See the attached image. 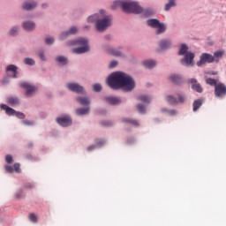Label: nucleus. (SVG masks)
Listing matches in <instances>:
<instances>
[{
  "instance_id": "obj_1",
  "label": "nucleus",
  "mask_w": 226,
  "mask_h": 226,
  "mask_svg": "<svg viewBox=\"0 0 226 226\" xmlns=\"http://www.w3.org/2000/svg\"><path fill=\"white\" fill-rule=\"evenodd\" d=\"M106 82L111 89H124V91H133L135 89V80H133V78L121 72L111 73Z\"/></svg>"
},
{
  "instance_id": "obj_12",
  "label": "nucleus",
  "mask_w": 226,
  "mask_h": 226,
  "mask_svg": "<svg viewBox=\"0 0 226 226\" xmlns=\"http://www.w3.org/2000/svg\"><path fill=\"white\" fill-rule=\"evenodd\" d=\"M76 102H78V103H79L80 105L87 106V107H89V104L91 103V102L89 101V98L87 97H78L76 99Z\"/></svg>"
},
{
  "instance_id": "obj_9",
  "label": "nucleus",
  "mask_w": 226,
  "mask_h": 226,
  "mask_svg": "<svg viewBox=\"0 0 226 226\" xmlns=\"http://www.w3.org/2000/svg\"><path fill=\"white\" fill-rule=\"evenodd\" d=\"M215 61H216V63H218V58H215V56H213L212 55H209L207 53H203L200 56L199 64H204L205 63H215Z\"/></svg>"
},
{
  "instance_id": "obj_25",
  "label": "nucleus",
  "mask_w": 226,
  "mask_h": 226,
  "mask_svg": "<svg viewBox=\"0 0 226 226\" xmlns=\"http://www.w3.org/2000/svg\"><path fill=\"white\" fill-rule=\"evenodd\" d=\"M138 100L139 101V102H143V103H151V98H149V96H147V95H139V97H138Z\"/></svg>"
},
{
  "instance_id": "obj_28",
  "label": "nucleus",
  "mask_w": 226,
  "mask_h": 226,
  "mask_svg": "<svg viewBox=\"0 0 226 226\" xmlns=\"http://www.w3.org/2000/svg\"><path fill=\"white\" fill-rule=\"evenodd\" d=\"M123 123H129L130 124H133L134 126H139V121L133 120L132 118H124L122 119Z\"/></svg>"
},
{
  "instance_id": "obj_5",
  "label": "nucleus",
  "mask_w": 226,
  "mask_h": 226,
  "mask_svg": "<svg viewBox=\"0 0 226 226\" xmlns=\"http://www.w3.org/2000/svg\"><path fill=\"white\" fill-rule=\"evenodd\" d=\"M112 24V19H110V17L106 16L103 19H100L96 20L95 23V29L97 31H105V29H107V27H109V26Z\"/></svg>"
},
{
  "instance_id": "obj_52",
  "label": "nucleus",
  "mask_w": 226,
  "mask_h": 226,
  "mask_svg": "<svg viewBox=\"0 0 226 226\" xmlns=\"http://www.w3.org/2000/svg\"><path fill=\"white\" fill-rule=\"evenodd\" d=\"M170 116H176L177 112H176V110H170Z\"/></svg>"
},
{
  "instance_id": "obj_46",
  "label": "nucleus",
  "mask_w": 226,
  "mask_h": 226,
  "mask_svg": "<svg viewBox=\"0 0 226 226\" xmlns=\"http://www.w3.org/2000/svg\"><path fill=\"white\" fill-rule=\"evenodd\" d=\"M117 66V61H111L109 64V68H116Z\"/></svg>"
},
{
  "instance_id": "obj_21",
  "label": "nucleus",
  "mask_w": 226,
  "mask_h": 226,
  "mask_svg": "<svg viewBox=\"0 0 226 226\" xmlns=\"http://www.w3.org/2000/svg\"><path fill=\"white\" fill-rule=\"evenodd\" d=\"M23 10H33L36 8V3L32 2V3H26L22 6Z\"/></svg>"
},
{
  "instance_id": "obj_37",
  "label": "nucleus",
  "mask_w": 226,
  "mask_h": 226,
  "mask_svg": "<svg viewBox=\"0 0 226 226\" xmlns=\"http://www.w3.org/2000/svg\"><path fill=\"white\" fill-rule=\"evenodd\" d=\"M97 19H98V14H94L87 18V22H96V20H98Z\"/></svg>"
},
{
  "instance_id": "obj_50",
  "label": "nucleus",
  "mask_w": 226,
  "mask_h": 226,
  "mask_svg": "<svg viewBox=\"0 0 226 226\" xmlns=\"http://www.w3.org/2000/svg\"><path fill=\"white\" fill-rule=\"evenodd\" d=\"M178 101L180 102V103H185V97L179 95L178 96Z\"/></svg>"
},
{
  "instance_id": "obj_7",
  "label": "nucleus",
  "mask_w": 226,
  "mask_h": 226,
  "mask_svg": "<svg viewBox=\"0 0 226 226\" xmlns=\"http://www.w3.org/2000/svg\"><path fill=\"white\" fill-rule=\"evenodd\" d=\"M19 87L22 89H26V96H31L34 93H36V87L27 83V82H21L19 83Z\"/></svg>"
},
{
  "instance_id": "obj_58",
  "label": "nucleus",
  "mask_w": 226,
  "mask_h": 226,
  "mask_svg": "<svg viewBox=\"0 0 226 226\" xmlns=\"http://www.w3.org/2000/svg\"><path fill=\"white\" fill-rule=\"evenodd\" d=\"M85 29H89V26H85Z\"/></svg>"
},
{
  "instance_id": "obj_38",
  "label": "nucleus",
  "mask_w": 226,
  "mask_h": 226,
  "mask_svg": "<svg viewBox=\"0 0 226 226\" xmlns=\"http://www.w3.org/2000/svg\"><path fill=\"white\" fill-rule=\"evenodd\" d=\"M17 33H19V28H17L16 26H13L10 32H9V34L11 36H15V34H17Z\"/></svg>"
},
{
  "instance_id": "obj_6",
  "label": "nucleus",
  "mask_w": 226,
  "mask_h": 226,
  "mask_svg": "<svg viewBox=\"0 0 226 226\" xmlns=\"http://www.w3.org/2000/svg\"><path fill=\"white\" fill-rule=\"evenodd\" d=\"M67 89L72 91V93H77L78 94H86V91L84 90V87L80 86L78 83H68L66 85Z\"/></svg>"
},
{
  "instance_id": "obj_23",
  "label": "nucleus",
  "mask_w": 226,
  "mask_h": 226,
  "mask_svg": "<svg viewBox=\"0 0 226 226\" xmlns=\"http://www.w3.org/2000/svg\"><path fill=\"white\" fill-rule=\"evenodd\" d=\"M176 6V0H169V3H167L164 6L165 11H169L171 8Z\"/></svg>"
},
{
  "instance_id": "obj_31",
  "label": "nucleus",
  "mask_w": 226,
  "mask_h": 226,
  "mask_svg": "<svg viewBox=\"0 0 226 226\" xmlns=\"http://www.w3.org/2000/svg\"><path fill=\"white\" fill-rule=\"evenodd\" d=\"M56 61H57V63H60L61 64H68V59L64 56H57L56 58Z\"/></svg>"
},
{
  "instance_id": "obj_32",
  "label": "nucleus",
  "mask_w": 226,
  "mask_h": 226,
  "mask_svg": "<svg viewBox=\"0 0 226 226\" xmlns=\"http://www.w3.org/2000/svg\"><path fill=\"white\" fill-rule=\"evenodd\" d=\"M207 84H208L209 86H215V87H216V86H218V84L216 83L217 80L215 79H211V78H207L206 79Z\"/></svg>"
},
{
  "instance_id": "obj_44",
  "label": "nucleus",
  "mask_w": 226,
  "mask_h": 226,
  "mask_svg": "<svg viewBox=\"0 0 226 226\" xmlns=\"http://www.w3.org/2000/svg\"><path fill=\"white\" fill-rule=\"evenodd\" d=\"M5 162H7V163H11L13 162V157L10 154H7L5 156Z\"/></svg>"
},
{
  "instance_id": "obj_8",
  "label": "nucleus",
  "mask_w": 226,
  "mask_h": 226,
  "mask_svg": "<svg viewBox=\"0 0 226 226\" xmlns=\"http://www.w3.org/2000/svg\"><path fill=\"white\" fill-rule=\"evenodd\" d=\"M215 94L217 98H223L226 94V86L222 83L215 85Z\"/></svg>"
},
{
  "instance_id": "obj_41",
  "label": "nucleus",
  "mask_w": 226,
  "mask_h": 226,
  "mask_svg": "<svg viewBox=\"0 0 226 226\" xmlns=\"http://www.w3.org/2000/svg\"><path fill=\"white\" fill-rule=\"evenodd\" d=\"M105 144V141L103 139H95V146L98 147H102Z\"/></svg>"
},
{
  "instance_id": "obj_53",
  "label": "nucleus",
  "mask_w": 226,
  "mask_h": 226,
  "mask_svg": "<svg viewBox=\"0 0 226 226\" xmlns=\"http://www.w3.org/2000/svg\"><path fill=\"white\" fill-rule=\"evenodd\" d=\"M209 74H210V75H218V72H209Z\"/></svg>"
},
{
  "instance_id": "obj_29",
  "label": "nucleus",
  "mask_w": 226,
  "mask_h": 226,
  "mask_svg": "<svg viewBox=\"0 0 226 226\" xmlns=\"http://www.w3.org/2000/svg\"><path fill=\"white\" fill-rule=\"evenodd\" d=\"M166 102H168L170 105H176V103H177V100H176V98H174L172 95H168L166 97Z\"/></svg>"
},
{
  "instance_id": "obj_47",
  "label": "nucleus",
  "mask_w": 226,
  "mask_h": 226,
  "mask_svg": "<svg viewBox=\"0 0 226 226\" xmlns=\"http://www.w3.org/2000/svg\"><path fill=\"white\" fill-rule=\"evenodd\" d=\"M38 56H39V57H40V59H41V61H45V60H46L45 55H44L43 51H40V52L38 53Z\"/></svg>"
},
{
  "instance_id": "obj_20",
  "label": "nucleus",
  "mask_w": 226,
  "mask_h": 226,
  "mask_svg": "<svg viewBox=\"0 0 226 226\" xmlns=\"http://www.w3.org/2000/svg\"><path fill=\"white\" fill-rule=\"evenodd\" d=\"M76 114L78 116H84L86 114H89V107H87L85 109L80 108V109H76Z\"/></svg>"
},
{
  "instance_id": "obj_33",
  "label": "nucleus",
  "mask_w": 226,
  "mask_h": 226,
  "mask_svg": "<svg viewBox=\"0 0 226 226\" xmlns=\"http://www.w3.org/2000/svg\"><path fill=\"white\" fill-rule=\"evenodd\" d=\"M28 218H29L30 222H32L33 223L38 222V216H36L34 215V213H30L28 215Z\"/></svg>"
},
{
  "instance_id": "obj_39",
  "label": "nucleus",
  "mask_w": 226,
  "mask_h": 226,
  "mask_svg": "<svg viewBox=\"0 0 226 226\" xmlns=\"http://www.w3.org/2000/svg\"><path fill=\"white\" fill-rule=\"evenodd\" d=\"M13 170H14V172H17L18 174H19V172H20V163H19V162L14 163Z\"/></svg>"
},
{
  "instance_id": "obj_51",
  "label": "nucleus",
  "mask_w": 226,
  "mask_h": 226,
  "mask_svg": "<svg viewBox=\"0 0 226 226\" xmlns=\"http://www.w3.org/2000/svg\"><path fill=\"white\" fill-rule=\"evenodd\" d=\"M96 146L92 145L87 148V151H93V149H95Z\"/></svg>"
},
{
  "instance_id": "obj_27",
  "label": "nucleus",
  "mask_w": 226,
  "mask_h": 226,
  "mask_svg": "<svg viewBox=\"0 0 226 226\" xmlns=\"http://www.w3.org/2000/svg\"><path fill=\"white\" fill-rule=\"evenodd\" d=\"M108 52L111 54V56H115L116 57L121 56V51L116 50L112 48L108 49Z\"/></svg>"
},
{
  "instance_id": "obj_3",
  "label": "nucleus",
  "mask_w": 226,
  "mask_h": 226,
  "mask_svg": "<svg viewBox=\"0 0 226 226\" xmlns=\"http://www.w3.org/2000/svg\"><path fill=\"white\" fill-rule=\"evenodd\" d=\"M178 56H185L180 61L181 64L184 66H193L195 54L192 52H188V47L186 44H181Z\"/></svg>"
},
{
  "instance_id": "obj_17",
  "label": "nucleus",
  "mask_w": 226,
  "mask_h": 226,
  "mask_svg": "<svg viewBox=\"0 0 226 226\" xmlns=\"http://www.w3.org/2000/svg\"><path fill=\"white\" fill-rule=\"evenodd\" d=\"M147 26H149L150 27H153L154 29H156L157 26H160V21L158 19H148L147 21Z\"/></svg>"
},
{
  "instance_id": "obj_57",
  "label": "nucleus",
  "mask_w": 226,
  "mask_h": 226,
  "mask_svg": "<svg viewBox=\"0 0 226 226\" xmlns=\"http://www.w3.org/2000/svg\"><path fill=\"white\" fill-rule=\"evenodd\" d=\"M100 11H101V13H105L104 10H101Z\"/></svg>"
},
{
  "instance_id": "obj_56",
  "label": "nucleus",
  "mask_w": 226,
  "mask_h": 226,
  "mask_svg": "<svg viewBox=\"0 0 226 226\" xmlns=\"http://www.w3.org/2000/svg\"><path fill=\"white\" fill-rule=\"evenodd\" d=\"M41 6H42V8H45V6H47V4H43Z\"/></svg>"
},
{
  "instance_id": "obj_43",
  "label": "nucleus",
  "mask_w": 226,
  "mask_h": 226,
  "mask_svg": "<svg viewBox=\"0 0 226 226\" xmlns=\"http://www.w3.org/2000/svg\"><path fill=\"white\" fill-rule=\"evenodd\" d=\"M198 109H199V100H196L193 102V112H197Z\"/></svg>"
},
{
  "instance_id": "obj_54",
  "label": "nucleus",
  "mask_w": 226,
  "mask_h": 226,
  "mask_svg": "<svg viewBox=\"0 0 226 226\" xmlns=\"http://www.w3.org/2000/svg\"><path fill=\"white\" fill-rule=\"evenodd\" d=\"M200 105H202V100L199 101V107H200Z\"/></svg>"
},
{
  "instance_id": "obj_45",
  "label": "nucleus",
  "mask_w": 226,
  "mask_h": 226,
  "mask_svg": "<svg viewBox=\"0 0 226 226\" xmlns=\"http://www.w3.org/2000/svg\"><path fill=\"white\" fill-rule=\"evenodd\" d=\"M5 170L6 172H9L10 174L13 173V167H11V165H6L5 166Z\"/></svg>"
},
{
  "instance_id": "obj_48",
  "label": "nucleus",
  "mask_w": 226,
  "mask_h": 226,
  "mask_svg": "<svg viewBox=\"0 0 226 226\" xmlns=\"http://www.w3.org/2000/svg\"><path fill=\"white\" fill-rule=\"evenodd\" d=\"M23 124H25L26 126H33V122L29 120H24Z\"/></svg>"
},
{
  "instance_id": "obj_55",
  "label": "nucleus",
  "mask_w": 226,
  "mask_h": 226,
  "mask_svg": "<svg viewBox=\"0 0 226 226\" xmlns=\"http://www.w3.org/2000/svg\"><path fill=\"white\" fill-rule=\"evenodd\" d=\"M199 93H202V87H199Z\"/></svg>"
},
{
  "instance_id": "obj_22",
  "label": "nucleus",
  "mask_w": 226,
  "mask_h": 226,
  "mask_svg": "<svg viewBox=\"0 0 226 226\" xmlns=\"http://www.w3.org/2000/svg\"><path fill=\"white\" fill-rule=\"evenodd\" d=\"M157 31L155 32L156 34H162L164 31H166L167 27H165V25L163 23H159V25L156 26Z\"/></svg>"
},
{
  "instance_id": "obj_26",
  "label": "nucleus",
  "mask_w": 226,
  "mask_h": 226,
  "mask_svg": "<svg viewBox=\"0 0 226 226\" xmlns=\"http://www.w3.org/2000/svg\"><path fill=\"white\" fill-rule=\"evenodd\" d=\"M190 84H192V89H193V91H196V93H199V85H197V79H191Z\"/></svg>"
},
{
  "instance_id": "obj_34",
  "label": "nucleus",
  "mask_w": 226,
  "mask_h": 226,
  "mask_svg": "<svg viewBox=\"0 0 226 226\" xmlns=\"http://www.w3.org/2000/svg\"><path fill=\"white\" fill-rule=\"evenodd\" d=\"M136 109L139 112V114H146V106L142 104H138L136 106Z\"/></svg>"
},
{
  "instance_id": "obj_14",
  "label": "nucleus",
  "mask_w": 226,
  "mask_h": 226,
  "mask_svg": "<svg viewBox=\"0 0 226 226\" xmlns=\"http://www.w3.org/2000/svg\"><path fill=\"white\" fill-rule=\"evenodd\" d=\"M23 27L26 31H33L36 27V25L34 22L26 21L23 23Z\"/></svg>"
},
{
  "instance_id": "obj_49",
  "label": "nucleus",
  "mask_w": 226,
  "mask_h": 226,
  "mask_svg": "<svg viewBox=\"0 0 226 226\" xmlns=\"http://www.w3.org/2000/svg\"><path fill=\"white\" fill-rule=\"evenodd\" d=\"M222 56H223V52H222V51H216L215 53V57H222Z\"/></svg>"
},
{
  "instance_id": "obj_4",
  "label": "nucleus",
  "mask_w": 226,
  "mask_h": 226,
  "mask_svg": "<svg viewBox=\"0 0 226 226\" xmlns=\"http://www.w3.org/2000/svg\"><path fill=\"white\" fill-rule=\"evenodd\" d=\"M72 45L78 46V48L72 49L73 54H86V52H89V44L87 39L79 38L74 41Z\"/></svg>"
},
{
  "instance_id": "obj_24",
  "label": "nucleus",
  "mask_w": 226,
  "mask_h": 226,
  "mask_svg": "<svg viewBox=\"0 0 226 226\" xmlns=\"http://www.w3.org/2000/svg\"><path fill=\"white\" fill-rule=\"evenodd\" d=\"M7 103L9 105H19V98H17V97H9L7 99Z\"/></svg>"
},
{
  "instance_id": "obj_40",
  "label": "nucleus",
  "mask_w": 226,
  "mask_h": 226,
  "mask_svg": "<svg viewBox=\"0 0 226 226\" xmlns=\"http://www.w3.org/2000/svg\"><path fill=\"white\" fill-rule=\"evenodd\" d=\"M14 116H16V117H18L19 119H24L26 117V115H24V113L19 111H16Z\"/></svg>"
},
{
  "instance_id": "obj_2",
  "label": "nucleus",
  "mask_w": 226,
  "mask_h": 226,
  "mask_svg": "<svg viewBox=\"0 0 226 226\" xmlns=\"http://www.w3.org/2000/svg\"><path fill=\"white\" fill-rule=\"evenodd\" d=\"M122 8L123 11L125 13H144L145 15H153V11L151 9L144 10L137 2H132L131 0H117L111 5V10H117V8Z\"/></svg>"
},
{
  "instance_id": "obj_10",
  "label": "nucleus",
  "mask_w": 226,
  "mask_h": 226,
  "mask_svg": "<svg viewBox=\"0 0 226 226\" xmlns=\"http://www.w3.org/2000/svg\"><path fill=\"white\" fill-rule=\"evenodd\" d=\"M56 123L60 124V126H70L72 124V118L70 117H62L56 118Z\"/></svg>"
},
{
  "instance_id": "obj_35",
  "label": "nucleus",
  "mask_w": 226,
  "mask_h": 226,
  "mask_svg": "<svg viewBox=\"0 0 226 226\" xmlns=\"http://www.w3.org/2000/svg\"><path fill=\"white\" fill-rule=\"evenodd\" d=\"M25 64H28L29 66H34V60L33 58H25L24 60Z\"/></svg>"
},
{
  "instance_id": "obj_13",
  "label": "nucleus",
  "mask_w": 226,
  "mask_h": 226,
  "mask_svg": "<svg viewBox=\"0 0 226 226\" xmlns=\"http://www.w3.org/2000/svg\"><path fill=\"white\" fill-rule=\"evenodd\" d=\"M17 70H18L17 66L13 64L8 65L6 68L7 72H11L12 73V76H11L12 79H17Z\"/></svg>"
},
{
  "instance_id": "obj_18",
  "label": "nucleus",
  "mask_w": 226,
  "mask_h": 226,
  "mask_svg": "<svg viewBox=\"0 0 226 226\" xmlns=\"http://www.w3.org/2000/svg\"><path fill=\"white\" fill-rule=\"evenodd\" d=\"M77 27L72 26L68 32H64L61 34V39L66 38L68 34H75L77 33Z\"/></svg>"
},
{
  "instance_id": "obj_19",
  "label": "nucleus",
  "mask_w": 226,
  "mask_h": 226,
  "mask_svg": "<svg viewBox=\"0 0 226 226\" xmlns=\"http://www.w3.org/2000/svg\"><path fill=\"white\" fill-rule=\"evenodd\" d=\"M143 66H145V68H154L156 66V62H154V60H146L143 62Z\"/></svg>"
},
{
  "instance_id": "obj_16",
  "label": "nucleus",
  "mask_w": 226,
  "mask_h": 226,
  "mask_svg": "<svg viewBox=\"0 0 226 226\" xmlns=\"http://www.w3.org/2000/svg\"><path fill=\"white\" fill-rule=\"evenodd\" d=\"M106 102H108L109 105H118V103L121 102V99L117 97H108L106 98Z\"/></svg>"
},
{
  "instance_id": "obj_36",
  "label": "nucleus",
  "mask_w": 226,
  "mask_h": 226,
  "mask_svg": "<svg viewBox=\"0 0 226 226\" xmlns=\"http://www.w3.org/2000/svg\"><path fill=\"white\" fill-rule=\"evenodd\" d=\"M93 91H94V93H100V91H102V85L99 83H96L93 86Z\"/></svg>"
},
{
  "instance_id": "obj_11",
  "label": "nucleus",
  "mask_w": 226,
  "mask_h": 226,
  "mask_svg": "<svg viewBox=\"0 0 226 226\" xmlns=\"http://www.w3.org/2000/svg\"><path fill=\"white\" fill-rule=\"evenodd\" d=\"M0 107L3 110H5V113L7 114V116H15L17 112L15 109H13L12 108H10L6 104H1Z\"/></svg>"
},
{
  "instance_id": "obj_15",
  "label": "nucleus",
  "mask_w": 226,
  "mask_h": 226,
  "mask_svg": "<svg viewBox=\"0 0 226 226\" xmlns=\"http://www.w3.org/2000/svg\"><path fill=\"white\" fill-rule=\"evenodd\" d=\"M170 80L174 84H181L183 82L181 76L176 74L170 76Z\"/></svg>"
},
{
  "instance_id": "obj_30",
  "label": "nucleus",
  "mask_w": 226,
  "mask_h": 226,
  "mask_svg": "<svg viewBox=\"0 0 226 226\" xmlns=\"http://www.w3.org/2000/svg\"><path fill=\"white\" fill-rule=\"evenodd\" d=\"M170 47V42L169 41H162L160 42V48L163 50Z\"/></svg>"
},
{
  "instance_id": "obj_42",
  "label": "nucleus",
  "mask_w": 226,
  "mask_h": 226,
  "mask_svg": "<svg viewBox=\"0 0 226 226\" xmlns=\"http://www.w3.org/2000/svg\"><path fill=\"white\" fill-rule=\"evenodd\" d=\"M46 45H52L54 43V38L52 37H47L45 40Z\"/></svg>"
}]
</instances>
